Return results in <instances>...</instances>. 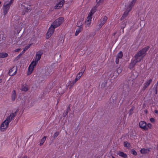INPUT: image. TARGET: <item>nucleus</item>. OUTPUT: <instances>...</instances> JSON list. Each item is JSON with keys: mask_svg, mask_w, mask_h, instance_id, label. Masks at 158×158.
Masks as SVG:
<instances>
[{"mask_svg": "<svg viewBox=\"0 0 158 158\" xmlns=\"http://www.w3.org/2000/svg\"><path fill=\"white\" fill-rule=\"evenodd\" d=\"M149 48V46L146 47L142 49L135 55V59L133 60L130 64L129 67L130 69L133 68L136 63L141 61L143 58V57H141V56L145 54L148 50Z\"/></svg>", "mask_w": 158, "mask_h": 158, "instance_id": "nucleus-1", "label": "nucleus"}, {"mask_svg": "<svg viewBox=\"0 0 158 158\" xmlns=\"http://www.w3.org/2000/svg\"><path fill=\"white\" fill-rule=\"evenodd\" d=\"M31 10V6L26 3L21 4L19 10L22 15H25L26 13L30 12Z\"/></svg>", "mask_w": 158, "mask_h": 158, "instance_id": "nucleus-2", "label": "nucleus"}, {"mask_svg": "<svg viewBox=\"0 0 158 158\" xmlns=\"http://www.w3.org/2000/svg\"><path fill=\"white\" fill-rule=\"evenodd\" d=\"M64 19L62 17H60L56 19L51 24L54 28H56L60 26L64 21Z\"/></svg>", "mask_w": 158, "mask_h": 158, "instance_id": "nucleus-3", "label": "nucleus"}, {"mask_svg": "<svg viewBox=\"0 0 158 158\" xmlns=\"http://www.w3.org/2000/svg\"><path fill=\"white\" fill-rule=\"evenodd\" d=\"M10 122L6 118L1 124L0 128L1 131H5L8 127Z\"/></svg>", "mask_w": 158, "mask_h": 158, "instance_id": "nucleus-4", "label": "nucleus"}, {"mask_svg": "<svg viewBox=\"0 0 158 158\" xmlns=\"http://www.w3.org/2000/svg\"><path fill=\"white\" fill-rule=\"evenodd\" d=\"M55 29V28H54L52 26H51L47 33L46 39H48L52 36L54 32Z\"/></svg>", "mask_w": 158, "mask_h": 158, "instance_id": "nucleus-5", "label": "nucleus"}, {"mask_svg": "<svg viewBox=\"0 0 158 158\" xmlns=\"http://www.w3.org/2000/svg\"><path fill=\"white\" fill-rule=\"evenodd\" d=\"M107 17L106 16L102 17L99 21V24L98 25L99 27L101 28L106 22Z\"/></svg>", "mask_w": 158, "mask_h": 158, "instance_id": "nucleus-6", "label": "nucleus"}, {"mask_svg": "<svg viewBox=\"0 0 158 158\" xmlns=\"http://www.w3.org/2000/svg\"><path fill=\"white\" fill-rule=\"evenodd\" d=\"M42 54V53L41 51H39L36 52L35 60L34 61L33 60L32 61V62H33L35 63V65H37L38 63V61H39L41 58Z\"/></svg>", "mask_w": 158, "mask_h": 158, "instance_id": "nucleus-7", "label": "nucleus"}, {"mask_svg": "<svg viewBox=\"0 0 158 158\" xmlns=\"http://www.w3.org/2000/svg\"><path fill=\"white\" fill-rule=\"evenodd\" d=\"M10 6L9 3H6V2L4 3L3 7L4 15H6L7 14L10 8Z\"/></svg>", "mask_w": 158, "mask_h": 158, "instance_id": "nucleus-8", "label": "nucleus"}, {"mask_svg": "<svg viewBox=\"0 0 158 158\" xmlns=\"http://www.w3.org/2000/svg\"><path fill=\"white\" fill-rule=\"evenodd\" d=\"M34 64L35 63L33 62H32L29 65L28 68V70L27 73V75H29L31 73L33 70L34 67L36 65H35Z\"/></svg>", "mask_w": 158, "mask_h": 158, "instance_id": "nucleus-9", "label": "nucleus"}, {"mask_svg": "<svg viewBox=\"0 0 158 158\" xmlns=\"http://www.w3.org/2000/svg\"><path fill=\"white\" fill-rule=\"evenodd\" d=\"M139 126L140 128L144 130H148V128L147 127V123L144 121H140L139 123Z\"/></svg>", "mask_w": 158, "mask_h": 158, "instance_id": "nucleus-10", "label": "nucleus"}, {"mask_svg": "<svg viewBox=\"0 0 158 158\" xmlns=\"http://www.w3.org/2000/svg\"><path fill=\"white\" fill-rule=\"evenodd\" d=\"M18 111L19 110L17 109L14 113H12L10 114L9 116L7 117L6 118L11 122L12 120L14 119V117L16 115Z\"/></svg>", "mask_w": 158, "mask_h": 158, "instance_id": "nucleus-11", "label": "nucleus"}, {"mask_svg": "<svg viewBox=\"0 0 158 158\" xmlns=\"http://www.w3.org/2000/svg\"><path fill=\"white\" fill-rule=\"evenodd\" d=\"M17 69L16 68L13 67L12 68L10 69L8 73L9 75L13 76L15 75L17 72Z\"/></svg>", "mask_w": 158, "mask_h": 158, "instance_id": "nucleus-12", "label": "nucleus"}, {"mask_svg": "<svg viewBox=\"0 0 158 158\" xmlns=\"http://www.w3.org/2000/svg\"><path fill=\"white\" fill-rule=\"evenodd\" d=\"M65 1L64 0H61L58 3H57L54 6V8L55 9H59L63 5Z\"/></svg>", "mask_w": 158, "mask_h": 158, "instance_id": "nucleus-13", "label": "nucleus"}, {"mask_svg": "<svg viewBox=\"0 0 158 158\" xmlns=\"http://www.w3.org/2000/svg\"><path fill=\"white\" fill-rule=\"evenodd\" d=\"M85 69L84 68H82L81 69V70H80V72H79L77 74L76 77L75 79L76 81H77L79 80L81 77L83 73L85 72Z\"/></svg>", "mask_w": 158, "mask_h": 158, "instance_id": "nucleus-14", "label": "nucleus"}, {"mask_svg": "<svg viewBox=\"0 0 158 158\" xmlns=\"http://www.w3.org/2000/svg\"><path fill=\"white\" fill-rule=\"evenodd\" d=\"M123 56V52L121 51H120L119 53L117 54L115 60V63L117 64H118L119 59L122 58Z\"/></svg>", "mask_w": 158, "mask_h": 158, "instance_id": "nucleus-15", "label": "nucleus"}, {"mask_svg": "<svg viewBox=\"0 0 158 158\" xmlns=\"http://www.w3.org/2000/svg\"><path fill=\"white\" fill-rule=\"evenodd\" d=\"M21 90L22 91L26 92L28 90V86L26 84L22 85Z\"/></svg>", "mask_w": 158, "mask_h": 158, "instance_id": "nucleus-16", "label": "nucleus"}, {"mask_svg": "<svg viewBox=\"0 0 158 158\" xmlns=\"http://www.w3.org/2000/svg\"><path fill=\"white\" fill-rule=\"evenodd\" d=\"M118 155L124 158H127V155L123 152L119 151L118 153Z\"/></svg>", "mask_w": 158, "mask_h": 158, "instance_id": "nucleus-17", "label": "nucleus"}, {"mask_svg": "<svg viewBox=\"0 0 158 158\" xmlns=\"http://www.w3.org/2000/svg\"><path fill=\"white\" fill-rule=\"evenodd\" d=\"M152 81V79H150L148 81L146 82L144 84V89L146 88L149 86Z\"/></svg>", "mask_w": 158, "mask_h": 158, "instance_id": "nucleus-18", "label": "nucleus"}, {"mask_svg": "<svg viewBox=\"0 0 158 158\" xmlns=\"http://www.w3.org/2000/svg\"><path fill=\"white\" fill-rule=\"evenodd\" d=\"M130 12L129 10H127L126 11L124 12V13L122 16L121 18V20H122L123 19L125 18L128 15L129 12Z\"/></svg>", "mask_w": 158, "mask_h": 158, "instance_id": "nucleus-19", "label": "nucleus"}, {"mask_svg": "<svg viewBox=\"0 0 158 158\" xmlns=\"http://www.w3.org/2000/svg\"><path fill=\"white\" fill-rule=\"evenodd\" d=\"M96 6H94V7H93L91 10L88 15H90V16H92L93 15L96 11Z\"/></svg>", "mask_w": 158, "mask_h": 158, "instance_id": "nucleus-20", "label": "nucleus"}, {"mask_svg": "<svg viewBox=\"0 0 158 158\" xmlns=\"http://www.w3.org/2000/svg\"><path fill=\"white\" fill-rule=\"evenodd\" d=\"M83 20L84 19H82L77 22V27H82V26L83 24Z\"/></svg>", "mask_w": 158, "mask_h": 158, "instance_id": "nucleus-21", "label": "nucleus"}, {"mask_svg": "<svg viewBox=\"0 0 158 158\" xmlns=\"http://www.w3.org/2000/svg\"><path fill=\"white\" fill-rule=\"evenodd\" d=\"M16 95V92L15 90H14L12 92V93L11 97V100L13 102L15 100Z\"/></svg>", "mask_w": 158, "mask_h": 158, "instance_id": "nucleus-22", "label": "nucleus"}, {"mask_svg": "<svg viewBox=\"0 0 158 158\" xmlns=\"http://www.w3.org/2000/svg\"><path fill=\"white\" fill-rule=\"evenodd\" d=\"M149 151H150V150L149 149H148V148L146 149V148H143L141 149L140 150V152L142 154H145V153H147Z\"/></svg>", "mask_w": 158, "mask_h": 158, "instance_id": "nucleus-23", "label": "nucleus"}, {"mask_svg": "<svg viewBox=\"0 0 158 158\" xmlns=\"http://www.w3.org/2000/svg\"><path fill=\"white\" fill-rule=\"evenodd\" d=\"M82 27H78L76 31V32L75 33V35L76 36H77L79 33L82 30Z\"/></svg>", "mask_w": 158, "mask_h": 158, "instance_id": "nucleus-24", "label": "nucleus"}, {"mask_svg": "<svg viewBox=\"0 0 158 158\" xmlns=\"http://www.w3.org/2000/svg\"><path fill=\"white\" fill-rule=\"evenodd\" d=\"M8 54L5 52H2L0 53V58H3L7 57Z\"/></svg>", "mask_w": 158, "mask_h": 158, "instance_id": "nucleus-25", "label": "nucleus"}, {"mask_svg": "<svg viewBox=\"0 0 158 158\" xmlns=\"http://www.w3.org/2000/svg\"><path fill=\"white\" fill-rule=\"evenodd\" d=\"M46 138L47 136H44L41 139L40 142V146H41L43 144L46 140Z\"/></svg>", "mask_w": 158, "mask_h": 158, "instance_id": "nucleus-26", "label": "nucleus"}, {"mask_svg": "<svg viewBox=\"0 0 158 158\" xmlns=\"http://www.w3.org/2000/svg\"><path fill=\"white\" fill-rule=\"evenodd\" d=\"M124 145L125 147H127V148H129L131 147L130 143L127 141H125L124 142Z\"/></svg>", "mask_w": 158, "mask_h": 158, "instance_id": "nucleus-27", "label": "nucleus"}, {"mask_svg": "<svg viewBox=\"0 0 158 158\" xmlns=\"http://www.w3.org/2000/svg\"><path fill=\"white\" fill-rule=\"evenodd\" d=\"M31 44H29L28 45L26 46H25V47L23 49V51H22V52L24 53L25 52L26 50H27L31 46Z\"/></svg>", "mask_w": 158, "mask_h": 158, "instance_id": "nucleus-28", "label": "nucleus"}, {"mask_svg": "<svg viewBox=\"0 0 158 158\" xmlns=\"http://www.w3.org/2000/svg\"><path fill=\"white\" fill-rule=\"evenodd\" d=\"M91 22H90V21L87 22L86 21H85V27H89L91 24Z\"/></svg>", "mask_w": 158, "mask_h": 158, "instance_id": "nucleus-29", "label": "nucleus"}, {"mask_svg": "<svg viewBox=\"0 0 158 158\" xmlns=\"http://www.w3.org/2000/svg\"><path fill=\"white\" fill-rule=\"evenodd\" d=\"M92 19V16H90V15H88V17L87 18L86 20L85 21L87 22L90 21L91 22V19Z\"/></svg>", "mask_w": 158, "mask_h": 158, "instance_id": "nucleus-30", "label": "nucleus"}, {"mask_svg": "<svg viewBox=\"0 0 158 158\" xmlns=\"http://www.w3.org/2000/svg\"><path fill=\"white\" fill-rule=\"evenodd\" d=\"M134 5H133L131 3L128 6V7L127 8L128 10H129L130 11Z\"/></svg>", "mask_w": 158, "mask_h": 158, "instance_id": "nucleus-31", "label": "nucleus"}, {"mask_svg": "<svg viewBox=\"0 0 158 158\" xmlns=\"http://www.w3.org/2000/svg\"><path fill=\"white\" fill-rule=\"evenodd\" d=\"M134 5H133L131 3L128 6V7L127 8L128 10H129L130 11Z\"/></svg>", "mask_w": 158, "mask_h": 158, "instance_id": "nucleus-32", "label": "nucleus"}, {"mask_svg": "<svg viewBox=\"0 0 158 158\" xmlns=\"http://www.w3.org/2000/svg\"><path fill=\"white\" fill-rule=\"evenodd\" d=\"M131 153L132 154L135 156L137 155V153L136 151L134 149H132L131 151Z\"/></svg>", "mask_w": 158, "mask_h": 158, "instance_id": "nucleus-33", "label": "nucleus"}, {"mask_svg": "<svg viewBox=\"0 0 158 158\" xmlns=\"http://www.w3.org/2000/svg\"><path fill=\"white\" fill-rule=\"evenodd\" d=\"M59 132L58 131H57L56 132H55L53 135V137L54 138H55L56 137H57L58 135H59Z\"/></svg>", "mask_w": 158, "mask_h": 158, "instance_id": "nucleus-34", "label": "nucleus"}, {"mask_svg": "<svg viewBox=\"0 0 158 158\" xmlns=\"http://www.w3.org/2000/svg\"><path fill=\"white\" fill-rule=\"evenodd\" d=\"M103 0H96L97 4H98V5H100L102 3Z\"/></svg>", "mask_w": 158, "mask_h": 158, "instance_id": "nucleus-35", "label": "nucleus"}, {"mask_svg": "<svg viewBox=\"0 0 158 158\" xmlns=\"http://www.w3.org/2000/svg\"><path fill=\"white\" fill-rule=\"evenodd\" d=\"M152 125L150 123H148L147 124V127L148 128H149L150 129H151L152 127Z\"/></svg>", "mask_w": 158, "mask_h": 158, "instance_id": "nucleus-36", "label": "nucleus"}, {"mask_svg": "<svg viewBox=\"0 0 158 158\" xmlns=\"http://www.w3.org/2000/svg\"><path fill=\"white\" fill-rule=\"evenodd\" d=\"M150 121L152 123H154L155 122V119L153 118H152L150 119Z\"/></svg>", "mask_w": 158, "mask_h": 158, "instance_id": "nucleus-37", "label": "nucleus"}, {"mask_svg": "<svg viewBox=\"0 0 158 158\" xmlns=\"http://www.w3.org/2000/svg\"><path fill=\"white\" fill-rule=\"evenodd\" d=\"M14 0H10L9 2L8 3L10 5H11L13 3Z\"/></svg>", "mask_w": 158, "mask_h": 158, "instance_id": "nucleus-38", "label": "nucleus"}, {"mask_svg": "<svg viewBox=\"0 0 158 158\" xmlns=\"http://www.w3.org/2000/svg\"><path fill=\"white\" fill-rule=\"evenodd\" d=\"M14 0H10L9 2L8 3L10 5H11L13 3Z\"/></svg>", "mask_w": 158, "mask_h": 158, "instance_id": "nucleus-39", "label": "nucleus"}, {"mask_svg": "<svg viewBox=\"0 0 158 158\" xmlns=\"http://www.w3.org/2000/svg\"><path fill=\"white\" fill-rule=\"evenodd\" d=\"M136 0H132L131 3L132 4L134 5Z\"/></svg>", "mask_w": 158, "mask_h": 158, "instance_id": "nucleus-40", "label": "nucleus"}, {"mask_svg": "<svg viewBox=\"0 0 158 158\" xmlns=\"http://www.w3.org/2000/svg\"><path fill=\"white\" fill-rule=\"evenodd\" d=\"M70 109V107L69 108H68L67 110V111L65 113V115H64V114H63V115H64V116H65L68 113V110H69Z\"/></svg>", "mask_w": 158, "mask_h": 158, "instance_id": "nucleus-41", "label": "nucleus"}, {"mask_svg": "<svg viewBox=\"0 0 158 158\" xmlns=\"http://www.w3.org/2000/svg\"><path fill=\"white\" fill-rule=\"evenodd\" d=\"M24 53H23L22 52H22L20 53L18 55V56H17V58H20V57L21 56L23 55Z\"/></svg>", "mask_w": 158, "mask_h": 158, "instance_id": "nucleus-42", "label": "nucleus"}, {"mask_svg": "<svg viewBox=\"0 0 158 158\" xmlns=\"http://www.w3.org/2000/svg\"><path fill=\"white\" fill-rule=\"evenodd\" d=\"M121 72V70L120 69H118L117 70V73H120Z\"/></svg>", "mask_w": 158, "mask_h": 158, "instance_id": "nucleus-43", "label": "nucleus"}, {"mask_svg": "<svg viewBox=\"0 0 158 158\" xmlns=\"http://www.w3.org/2000/svg\"><path fill=\"white\" fill-rule=\"evenodd\" d=\"M20 50V48H18L17 49L15 50H14V51L16 52H18Z\"/></svg>", "mask_w": 158, "mask_h": 158, "instance_id": "nucleus-44", "label": "nucleus"}, {"mask_svg": "<svg viewBox=\"0 0 158 158\" xmlns=\"http://www.w3.org/2000/svg\"><path fill=\"white\" fill-rule=\"evenodd\" d=\"M19 158H28L27 156L26 155L23 156L22 157H20Z\"/></svg>", "mask_w": 158, "mask_h": 158, "instance_id": "nucleus-45", "label": "nucleus"}, {"mask_svg": "<svg viewBox=\"0 0 158 158\" xmlns=\"http://www.w3.org/2000/svg\"><path fill=\"white\" fill-rule=\"evenodd\" d=\"M77 81H75V80H74L73 81V84H75Z\"/></svg>", "mask_w": 158, "mask_h": 158, "instance_id": "nucleus-46", "label": "nucleus"}, {"mask_svg": "<svg viewBox=\"0 0 158 158\" xmlns=\"http://www.w3.org/2000/svg\"><path fill=\"white\" fill-rule=\"evenodd\" d=\"M154 112L155 113L158 114V111L157 110H155Z\"/></svg>", "mask_w": 158, "mask_h": 158, "instance_id": "nucleus-47", "label": "nucleus"}, {"mask_svg": "<svg viewBox=\"0 0 158 158\" xmlns=\"http://www.w3.org/2000/svg\"><path fill=\"white\" fill-rule=\"evenodd\" d=\"M158 85V82H157V83L155 84V86H156V87L157 88V87Z\"/></svg>", "mask_w": 158, "mask_h": 158, "instance_id": "nucleus-48", "label": "nucleus"}, {"mask_svg": "<svg viewBox=\"0 0 158 158\" xmlns=\"http://www.w3.org/2000/svg\"><path fill=\"white\" fill-rule=\"evenodd\" d=\"M130 110L131 111H133V109L132 108H131Z\"/></svg>", "mask_w": 158, "mask_h": 158, "instance_id": "nucleus-49", "label": "nucleus"}, {"mask_svg": "<svg viewBox=\"0 0 158 158\" xmlns=\"http://www.w3.org/2000/svg\"><path fill=\"white\" fill-rule=\"evenodd\" d=\"M2 81V79H0V82H1Z\"/></svg>", "mask_w": 158, "mask_h": 158, "instance_id": "nucleus-50", "label": "nucleus"}, {"mask_svg": "<svg viewBox=\"0 0 158 158\" xmlns=\"http://www.w3.org/2000/svg\"><path fill=\"white\" fill-rule=\"evenodd\" d=\"M115 34H116V33H114L113 35H114Z\"/></svg>", "mask_w": 158, "mask_h": 158, "instance_id": "nucleus-51", "label": "nucleus"}, {"mask_svg": "<svg viewBox=\"0 0 158 158\" xmlns=\"http://www.w3.org/2000/svg\"><path fill=\"white\" fill-rule=\"evenodd\" d=\"M112 158H115L114 156H112Z\"/></svg>", "mask_w": 158, "mask_h": 158, "instance_id": "nucleus-52", "label": "nucleus"}, {"mask_svg": "<svg viewBox=\"0 0 158 158\" xmlns=\"http://www.w3.org/2000/svg\"><path fill=\"white\" fill-rule=\"evenodd\" d=\"M147 110H146V111H145V112H147Z\"/></svg>", "mask_w": 158, "mask_h": 158, "instance_id": "nucleus-53", "label": "nucleus"}, {"mask_svg": "<svg viewBox=\"0 0 158 158\" xmlns=\"http://www.w3.org/2000/svg\"><path fill=\"white\" fill-rule=\"evenodd\" d=\"M147 110H146V111H145V112H147Z\"/></svg>", "mask_w": 158, "mask_h": 158, "instance_id": "nucleus-54", "label": "nucleus"}]
</instances>
